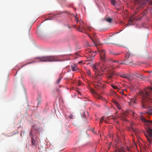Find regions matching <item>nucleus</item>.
Wrapping results in <instances>:
<instances>
[{
    "label": "nucleus",
    "instance_id": "f257e3e1",
    "mask_svg": "<svg viewBox=\"0 0 152 152\" xmlns=\"http://www.w3.org/2000/svg\"><path fill=\"white\" fill-rule=\"evenodd\" d=\"M140 94L142 97L141 101L142 109L148 110L149 109V111L146 113L152 115V110L150 109L152 103V87H149L144 91L140 92Z\"/></svg>",
    "mask_w": 152,
    "mask_h": 152
},
{
    "label": "nucleus",
    "instance_id": "f03ea898",
    "mask_svg": "<svg viewBox=\"0 0 152 152\" xmlns=\"http://www.w3.org/2000/svg\"><path fill=\"white\" fill-rule=\"evenodd\" d=\"M140 119L144 123L145 125L147 126L146 129L147 132L144 133V135L147 140L151 144L152 142V121L146 119L143 116H141Z\"/></svg>",
    "mask_w": 152,
    "mask_h": 152
},
{
    "label": "nucleus",
    "instance_id": "7ed1b4c3",
    "mask_svg": "<svg viewBox=\"0 0 152 152\" xmlns=\"http://www.w3.org/2000/svg\"><path fill=\"white\" fill-rule=\"evenodd\" d=\"M39 58L40 61L42 62H53L58 61L57 57L54 56H44L40 57Z\"/></svg>",
    "mask_w": 152,
    "mask_h": 152
},
{
    "label": "nucleus",
    "instance_id": "20e7f679",
    "mask_svg": "<svg viewBox=\"0 0 152 152\" xmlns=\"http://www.w3.org/2000/svg\"><path fill=\"white\" fill-rule=\"evenodd\" d=\"M100 54V58L104 62H107L109 60L110 58L106 56L105 55V50H98Z\"/></svg>",
    "mask_w": 152,
    "mask_h": 152
},
{
    "label": "nucleus",
    "instance_id": "39448f33",
    "mask_svg": "<svg viewBox=\"0 0 152 152\" xmlns=\"http://www.w3.org/2000/svg\"><path fill=\"white\" fill-rule=\"evenodd\" d=\"M133 62V59L132 56L129 55L125 56V59L121 64H129Z\"/></svg>",
    "mask_w": 152,
    "mask_h": 152
},
{
    "label": "nucleus",
    "instance_id": "423d86ee",
    "mask_svg": "<svg viewBox=\"0 0 152 152\" xmlns=\"http://www.w3.org/2000/svg\"><path fill=\"white\" fill-rule=\"evenodd\" d=\"M89 37L95 45L99 44V39L95 34H93L91 36L89 35Z\"/></svg>",
    "mask_w": 152,
    "mask_h": 152
},
{
    "label": "nucleus",
    "instance_id": "0eeeda50",
    "mask_svg": "<svg viewBox=\"0 0 152 152\" xmlns=\"http://www.w3.org/2000/svg\"><path fill=\"white\" fill-rule=\"evenodd\" d=\"M99 64H94L92 66L93 69L95 72L96 77H97L98 75L100 76L101 75V74L100 73L99 70Z\"/></svg>",
    "mask_w": 152,
    "mask_h": 152
},
{
    "label": "nucleus",
    "instance_id": "6e6552de",
    "mask_svg": "<svg viewBox=\"0 0 152 152\" xmlns=\"http://www.w3.org/2000/svg\"><path fill=\"white\" fill-rule=\"evenodd\" d=\"M114 75H118V74L114 71L111 72L107 75V77L108 79H111Z\"/></svg>",
    "mask_w": 152,
    "mask_h": 152
},
{
    "label": "nucleus",
    "instance_id": "1a4fd4ad",
    "mask_svg": "<svg viewBox=\"0 0 152 152\" xmlns=\"http://www.w3.org/2000/svg\"><path fill=\"white\" fill-rule=\"evenodd\" d=\"M32 135H33V134L32 133V132H31L29 134L30 136L31 137V141L32 144L33 145H36V141L33 139V137L32 136Z\"/></svg>",
    "mask_w": 152,
    "mask_h": 152
},
{
    "label": "nucleus",
    "instance_id": "9d476101",
    "mask_svg": "<svg viewBox=\"0 0 152 152\" xmlns=\"http://www.w3.org/2000/svg\"><path fill=\"white\" fill-rule=\"evenodd\" d=\"M72 70L73 71H76L78 69L77 65L75 64H72L71 65Z\"/></svg>",
    "mask_w": 152,
    "mask_h": 152
},
{
    "label": "nucleus",
    "instance_id": "9b49d317",
    "mask_svg": "<svg viewBox=\"0 0 152 152\" xmlns=\"http://www.w3.org/2000/svg\"><path fill=\"white\" fill-rule=\"evenodd\" d=\"M127 113L129 114L132 115L133 117H135L136 114L133 111L130 110H128L127 111Z\"/></svg>",
    "mask_w": 152,
    "mask_h": 152
},
{
    "label": "nucleus",
    "instance_id": "f8f14e48",
    "mask_svg": "<svg viewBox=\"0 0 152 152\" xmlns=\"http://www.w3.org/2000/svg\"><path fill=\"white\" fill-rule=\"evenodd\" d=\"M134 76H135L138 79H141L143 77V76L141 74H135Z\"/></svg>",
    "mask_w": 152,
    "mask_h": 152
},
{
    "label": "nucleus",
    "instance_id": "ddd939ff",
    "mask_svg": "<svg viewBox=\"0 0 152 152\" xmlns=\"http://www.w3.org/2000/svg\"><path fill=\"white\" fill-rule=\"evenodd\" d=\"M124 149L123 147H121L120 148L118 149L117 150L115 151V152H125Z\"/></svg>",
    "mask_w": 152,
    "mask_h": 152
},
{
    "label": "nucleus",
    "instance_id": "4468645a",
    "mask_svg": "<svg viewBox=\"0 0 152 152\" xmlns=\"http://www.w3.org/2000/svg\"><path fill=\"white\" fill-rule=\"evenodd\" d=\"M136 4H140L142 2V0H134Z\"/></svg>",
    "mask_w": 152,
    "mask_h": 152
},
{
    "label": "nucleus",
    "instance_id": "2eb2a0df",
    "mask_svg": "<svg viewBox=\"0 0 152 152\" xmlns=\"http://www.w3.org/2000/svg\"><path fill=\"white\" fill-rule=\"evenodd\" d=\"M61 79V77L59 78L56 81V84H58L60 82Z\"/></svg>",
    "mask_w": 152,
    "mask_h": 152
},
{
    "label": "nucleus",
    "instance_id": "dca6fc26",
    "mask_svg": "<svg viewBox=\"0 0 152 152\" xmlns=\"http://www.w3.org/2000/svg\"><path fill=\"white\" fill-rule=\"evenodd\" d=\"M135 20V18L132 17L130 18L129 19V21L130 22H133Z\"/></svg>",
    "mask_w": 152,
    "mask_h": 152
},
{
    "label": "nucleus",
    "instance_id": "f3484780",
    "mask_svg": "<svg viewBox=\"0 0 152 152\" xmlns=\"http://www.w3.org/2000/svg\"><path fill=\"white\" fill-rule=\"evenodd\" d=\"M106 20L108 22L110 23L112 21V19L111 18H109L106 19Z\"/></svg>",
    "mask_w": 152,
    "mask_h": 152
},
{
    "label": "nucleus",
    "instance_id": "a211bd4d",
    "mask_svg": "<svg viewBox=\"0 0 152 152\" xmlns=\"http://www.w3.org/2000/svg\"><path fill=\"white\" fill-rule=\"evenodd\" d=\"M120 76L121 77L125 78L126 75L124 74H121L120 75Z\"/></svg>",
    "mask_w": 152,
    "mask_h": 152
},
{
    "label": "nucleus",
    "instance_id": "6ab92c4d",
    "mask_svg": "<svg viewBox=\"0 0 152 152\" xmlns=\"http://www.w3.org/2000/svg\"><path fill=\"white\" fill-rule=\"evenodd\" d=\"M111 2V4L114 5H115V0H110Z\"/></svg>",
    "mask_w": 152,
    "mask_h": 152
},
{
    "label": "nucleus",
    "instance_id": "aec40b11",
    "mask_svg": "<svg viewBox=\"0 0 152 152\" xmlns=\"http://www.w3.org/2000/svg\"><path fill=\"white\" fill-rule=\"evenodd\" d=\"M111 86H112V87L114 89H118V87L117 86H115L113 85H112Z\"/></svg>",
    "mask_w": 152,
    "mask_h": 152
},
{
    "label": "nucleus",
    "instance_id": "412c9836",
    "mask_svg": "<svg viewBox=\"0 0 152 152\" xmlns=\"http://www.w3.org/2000/svg\"><path fill=\"white\" fill-rule=\"evenodd\" d=\"M112 102L116 105H117L118 104V103L115 100H113L112 101Z\"/></svg>",
    "mask_w": 152,
    "mask_h": 152
},
{
    "label": "nucleus",
    "instance_id": "4be33fe9",
    "mask_svg": "<svg viewBox=\"0 0 152 152\" xmlns=\"http://www.w3.org/2000/svg\"><path fill=\"white\" fill-rule=\"evenodd\" d=\"M86 72L88 75H91L90 71V70L88 69H87Z\"/></svg>",
    "mask_w": 152,
    "mask_h": 152
},
{
    "label": "nucleus",
    "instance_id": "5701e85b",
    "mask_svg": "<svg viewBox=\"0 0 152 152\" xmlns=\"http://www.w3.org/2000/svg\"><path fill=\"white\" fill-rule=\"evenodd\" d=\"M118 108L119 110H121L122 109L121 107L118 104L117 105H116Z\"/></svg>",
    "mask_w": 152,
    "mask_h": 152
},
{
    "label": "nucleus",
    "instance_id": "b1692460",
    "mask_svg": "<svg viewBox=\"0 0 152 152\" xmlns=\"http://www.w3.org/2000/svg\"><path fill=\"white\" fill-rule=\"evenodd\" d=\"M131 77L128 76V75H126L125 78H126L127 79L130 80V79Z\"/></svg>",
    "mask_w": 152,
    "mask_h": 152
},
{
    "label": "nucleus",
    "instance_id": "393cba45",
    "mask_svg": "<svg viewBox=\"0 0 152 152\" xmlns=\"http://www.w3.org/2000/svg\"><path fill=\"white\" fill-rule=\"evenodd\" d=\"M104 118H105V117H104V116L102 117V118H101L100 120L99 123H101V121H103V120H104Z\"/></svg>",
    "mask_w": 152,
    "mask_h": 152
},
{
    "label": "nucleus",
    "instance_id": "a878e982",
    "mask_svg": "<svg viewBox=\"0 0 152 152\" xmlns=\"http://www.w3.org/2000/svg\"><path fill=\"white\" fill-rule=\"evenodd\" d=\"M75 21H76V22H77V23H78V22L79 21V20H78V18L77 17V16H76L75 17Z\"/></svg>",
    "mask_w": 152,
    "mask_h": 152
},
{
    "label": "nucleus",
    "instance_id": "bb28decb",
    "mask_svg": "<svg viewBox=\"0 0 152 152\" xmlns=\"http://www.w3.org/2000/svg\"><path fill=\"white\" fill-rule=\"evenodd\" d=\"M74 116L72 115L71 114L69 116V118L71 119H73V118Z\"/></svg>",
    "mask_w": 152,
    "mask_h": 152
},
{
    "label": "nucleus",
    "instance_id": "cd10ccee",
    "mask_svg": "<svg viewBox=\"0 0 152 152\" xmlns=\"http://www.w3.org/2000/svg\"><path fill=\"white\" fill-rule=\"evenodd\" d=\"M78 85L79 86H80L81 85V81L80 80H78Z\"/></svg>",
    "mask_w": 152,
    "mask_h": 152
},
{
    "label": "nucleus",
    "instance_id": "c85d7f7f",
    "mask_svg": "<svg viewBox=\"0 0 152 152\" xmlns=\"http://www.w3.org/2000/svg\"><path fill=\"white\" fill-rule=\"evenodd\" d=\"M86 47L90 46V45H89L88 42L87 41L86 42Z\"/></svg>",
    "mask_w": 152,
    "mask_h": 152
},
{
    "label": "nucleus",
    "instance_id": "c756f323",
    "mask_svg": "<svg viewBox=\"0 0 152 152\" xmlns=\"http://www.w3.org/2000/svg\"><path fill=\"white\" fill-rule=\"evenodd\" d=\"M126 149V150L128 151H130V148L129 147H127Z\"/></svg>",
    "mask_w": 152,
    "mask_h": 152
},
{
    "label": "nucleus",
    "instance_id": "7c9ffc66",
    "mask_svg": "<svg viewBox=\"0 0 152 152\" xmlns=\"http://www.w3.org/2000/svg\"><path fill=\"white\" fill-rule=\"evenodd\" d=\"M132 22H130V21H129V22L128 23V24L127 25V26L131 25H132Z\"/></svg>",
    "mask_w": 152,
    "mask_h": 152
},
{
    "label": "nucleus",
    "instance_id": "2f4dec72",
    "mask_svg": "<svg viewBox=\"0 0 152 152\" xmlns=\"http://www.w3.org/2000/svg\"><path fill=\"white\" fill-rule=\"evenodd\" d=\"M110 53L111 54H113V55H115L116 54H114L113 53L112 51H110Z\"/></svg>",
    "mask_w": 152,
    "mask_h": 152
},
{
    "label": "nucleus",
    "instance_id": "473e14b6",
    "mask_svg": "<svg viewBox=\"0 0 152 152\" xmlns=\"http://www.w3.org/2000/svg\"><path fill=\"white\" fill-rule=\"evenodd\" d=\"M82 28H83V29H84L83 27H82L80 25L79 26V29L80 30L82 29ZM79 31H81V30H79Z\"/></svg>",
    "mask_w": 152,
    "mask_h": 152
},
{
    "label": "nucleus",
    "instance_id": "72a5a7b5",
    "mask_svg": "<svg viewBox=\"0 0 152 152\" xmlns=\"http://www.w3.org/2000/svg\"><path fill=\"white\" fill-rule=\"evenodd\" d=\"M113 61L114 62H117L118 63L119 62V61H115V60H113Z\"/></svg>",
    "mask_w": 152,
    "mask_h": 152
},
{
    "label": "nucleus",
    "instance_id": "f704fd0d",
    "mask_svg": "<svg viewBox=\"0 0 152 152\" xmlns=\"http://www.w3.org/2000/svg\"><path fill=\"white\" fill-rule=\"evenodd\" d=\"M98 98L99 99H101L102 98V96H98Z\"/></svg>",
    "mask_w": 152,
    "mask_h": 152
},
{
    "label": "nucleus",
    "instance_id": "c9c22d12",
    "mask_svg": "<svg viewBox=\"0 0 152 152\" xmlns=\"http://www.w3.org/2000/svg\"><path fill=\"white\" fill-rule=\"evenodd\" d=\"M148 72L150 73H152V70L149 71H148Z\"/></svg>",
    "mask_w": 152,
    "mask_h": 152
},
{
    "label": "nucleus",
    "instance_id": "e433bc0d",
    "mask_svg": "<svg viewBox=\"0 0 152 152\" xmlns=\"http://www.w3.org/2000/svg\"><path fill=\"white\" fill-rule=\"evenodd\" d=\"M102 121H101V123H99V124H102Z\"/></svg>",
    "mask_w": 152,
    "mask_h": 152
},
{
    "label": "nucleus",
    "instance_id": "4c0bfd02",
    "mask_svg": "<svg viewBox=\"0 0 152 152\" xmlns=\"http://www.w3.org/2000/svg\"><path fill=\"white\" fill-rule=\"evenodd\" d=\"M82 61H80V62H79V63H82Z\"/></svg>",
    "mask_w": 152,
    "mask_h": 152
},
{
    "label": "nucleus",
    "instance_id": "58836bf2",
    "mask_svg": "<svg viewBox=\"0 0 152 152\" xmlns=\"http://www.w3.org/2000/svg\"><path fill=\"white\" fill-rule=\"evenodd\" d=\"M112 43L111 42H109L108 43L110 44V43Z\"/></svg>",
    "mask_w": 152,
    "mask_h": 152
},
{
    "label": "nucleus",
    "instance_id": "ea45409f",
    "mask_svg": "<svg viewBox=\"0 0 152 152\" xmlns=\"http://www.w3.org/2000/svg\"><path fill=\"white\" fill-rule=\"evenodd\" d=\"M49 19H50V18L49 19H46V20H49Z\"/></svg>",
    "mask_w": 152,
    "mask_h": 152
}]
</instances>
